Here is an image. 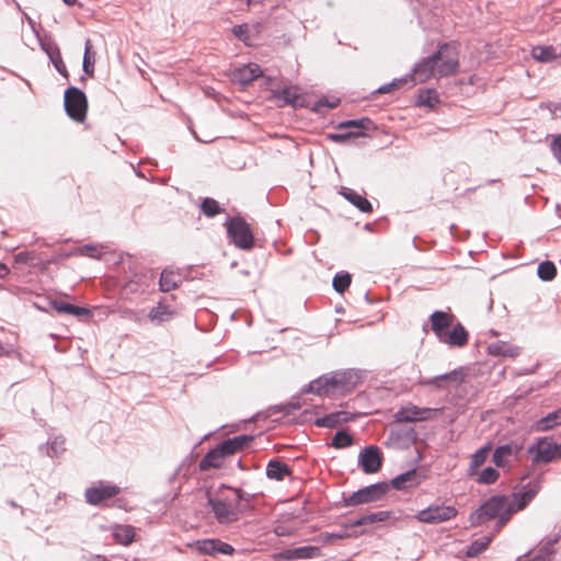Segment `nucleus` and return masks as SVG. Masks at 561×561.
Instances as JSON below:
<instances>
[{"mask_svg": "<svg viewBox=\"0 0 561 561\" xmlns=\"http://www.w3.org/2000/svg\"><path fill=\"white\" fill-rule=\"evenodd\" d=\"M541 488L540 480H534L527 483V485L524 486V491L529 495L530 499H534L536 494L539 492Z\"/></svg>", "mask_w": 561, "mask_h": 561, "instance_id": "55", "label": "nucleus"}, {"mask_svg": "<svg viewBox=\"0 0 561 561\" xmlns=\"http://www.w3.org/2000/svg\"><path fill=\"white\" fill-rule=\"evenodd\" d=\"M352 444H353V438L345 431L336 432L332 439V446L335 448L348 447Z\"/></svg>", "mask_w": 561, "mask_h": 561, "instance_id": "47", "label": "nucleus"}, {"mask_svg": "<svg viewBox=\"0 0 561 561\" xmlns=\"http://www.w3.org/2000/svg\"><path fill=\"white\" fill-rule=\"evenodd\" d=\"M340 194L347 199L352 205H354L356 208H358L363 213H371L373 206L370 202L364 197L363 195L358 194L352 188L348 187H342Z\"/></svg>", "mask_w": 561, "mask_h": 561, "instance_id": "22", "label": "nucleus"}, {"mask_svg": "<svg viewBox=\"0 0 561 561\" xmlns=\"http://www.w3.org/2000/svg\"><path fill=\"white\" fill-rule=\"evenodd\" d=\"M439 342L451 347H462L468 342V332L460 323H457L449 332L446 331L440 336Z\"/></svg>", "mask_w": 561, "mask_h": 561, "instance_id": "17", "label": "nucleus"}, {"mask_svg": "<svg viewBox=\"0 0 561 561\" xmlns=\"http://www.w3.org/2000/svg\"><path fill=\"white\" fill-rule=\"evenodd\" d=\"M290 473L289 467L279 460H271L266 467V476L276 481H283Z\"/></svg>", "mask_w": 561, "mask_h": 561, "instance_id": "31", "label": "nucleus"}, {"mask_svg": "<svg viewBox=\"0 0 561 561\" xmlns=\"http://www.w3.org/2000/svg\"><path fill=\"white\" fill-rule=\"evenodd\" d=\"M262 75V70L256 64H248L234 68L231 72V80L242 87L250 84L254 79Z\"/></svg>", "mask_w": 561, "mask_h": 561, "instance_id": "16", "label": "nucleus"}, {"mask_svg": "<svg viewBox=\"0 0 561 561\" xmlns=\"http://www.w3.org/2000/svg\"><path fill=\"white\" fill-rule=\"evenodd\" d=\"M51 307L55 311L60 314H71L75 317H82L90 313V311L85 308L78 307L64 301H53Z\"/></svg>", "mask_w": 561, "mask_h": 561, "instance_id": "33", "label": "nucleus"}, {"mask_svg": "<svg viewBox=\"0 0 561 561\" xmlns=\"http://www.w3.org/2000/svg\"><path fill=\"white\" fill-rule=\"evenodd\" d=\"M65 450V438L61 436L55 437L48 443L47 455L49 457H57Z\"/></svg>", "mask_w": 561, "mask_h": 561, "instance_id": "48", "label": "nucleus"}, {"mask_svg": "<svg viewBox=\"0 0 561 561\" xmlns=\"http://www.w3.org/2000/svg\"><path fill=\"white\" fill-rule=\"evenodd\" d=\"M375 523H377L375 514L370 513L351 522L348 525H346V527H359L365 525H371Z\"/></svg>", "mask_w": 561, "mask_h": 561, "instance_id": "52", "label": "nucleus"}, {"mask_svg": "<svg viewBox=\"0 0 561 561\" xmlns=\"http://www.w3.org/2000/svg\"><path fill=\"white\" fill-rule=\"evenodd\" d=\"M357 377L351 371H339L331 375L336 391H350L356 385Z\"/></svg>", "mask_w": 561, "mask_h": 561, "instance_id": "27", "label": "nucleus"}, {"mask_svg": "<svg viewBox=\"0 0 561 561\" xmlns=\"http://www.w3.org/2000/svg\"><path fill=\"white\" fill-rule=\"evenodd\" d=\"M365 136V134L363 131H347V133H335V134H330L328 137L329 139H331L332 141L334 142H343L345 140H347L348 138H357V137H363Z\"/></svg>", "mask_w": 561, "mask_h": 561, "instance_id": "51", "label": "nucleus"}, {"mask_svg": "<svg viewBox=\"0 0 561 561\" xmlns=\"http://www.w3.org/2000/svg\"><path fill=\"white\" fill-rule=\"evenodd\" d=\"M46 51L56 70L65 78H68V71L66 65L62 61L59 48L54 46L48 48Z\"/></svg>", "mask_w": 561, "mask_h": 561, "instance_id": "37", "label": "nucleus"}, {"mask_svg": "<svg viewBox=\"0 0 561 561\" xmlns=\"http://www.w3.org/2000/svg\"><path fill=\"white\" fill-rule=\"evenodd\" d=\"M457 515V510L450 505H431L420 511L415 518L424 524L436 525L450 520Z\"/></svg>", "mask_w": 561, "mask_h": 561, "instance_id": "8", "label": "nucleus"}, {"mask_svg": "<svg viewBox=\"0 0 561 561\" xmlns=\"http://www.w3.org/2000/svg\"><path fill=\"white\" fill-rule=\"evenodd\" d=\"M522 449V445L513 442L497 446L493 453L492 461L497 468L510 469L512 462L518 459Z\"/></svg>", "mask_w": 561, "mask_h": 561, "instance_id": "10", "label": "nucleus"}, {"mask_svg": "<svg viewBox=\"0 0 561 561\" xmlns=\"http://www.w3.org/2000/svg\"><path fill=\"white\" fill-rule=\"evenodd\" d=\"M374 514H375L377 523L386 522L390 517V512H388V511H379Z\"/></svg>", "mask_w": 561, "mask_h": 561, "instance_id": "59", "label": "nucleus"}, {"mask_svg": "<svg viewBox=\"0 0 561 561\" xmlns=\"http://www.w3.org/2000/svg\"><path fill=\"white\" fill-rule=\"evenodd\" d=\"M339 128H355V131H362L374 128V123L369 118L351 119L340 123Z\"/></svg>", "mask_w": 561, "mask_h": 561, "instance_id": "42", "label": "nucleus"}, {"mask_svg": "<svg viewBox=\"0 0 561 561\" xmlns=\"http://www.w3.org/2000/svg\"><path fill=\"white\" fill-rule=\"evenodd\" d=\"M454 316L444 311H435L431 316V325L435 335L439 340L440 336L451 327Z\"/></svg>", "mask_w": 561, "mask_h": 561, "instance_id": "21", "label": "nucleus"}, {"mask_svg": "<svg viewBox=\"0 0 561 561\" xmlns=\"http://www.w3.org/2000/svg\"><path fill=\"white\" fill-rule=\"evenodd\" d=\"M251 495L245 494L241 490H236L234 500H222V499H208V503L215 514V517L220 524H228L239 518V504L241 501H249Z\"/></svg>", "mask_w": 561, "mask_h": 561, "instance_id": "1", "label": "nucleus"}, {"mask_svg": "<svg viewBox=\"0 0 561 561\" xmlns=\"http://www.w3.org/2000/svg\"><path fill=\"white\" fill-rule=\"evenodd\" d=\"M500 477V473L496 469L492 467L484 468L478 476L477 482L480 484H492Z\"/></svg>", "mask_w": 561, "mask_h": 561, "instance_id": "44", "label": "nucleus"}, {"mask_svg": "<svg viewBox=\"0 0 561 561\" xmlns=\"http://www.w3.org/2000/svg\"><path fill=\"white\" fill-rule=\"evenodd\" d=\"M275 99L282 101L285 105L293 107L302 106L304 101L300 94V90L297 87H285L274 92Z\"/></svg>", "mask_w": 561, "mask_h": 561, "instance_id": "20", "label": "nucleus"}, {"mask_svg": "<svg viewBox=\"0 0 561 561\" xmlns=\"http://www.w3.org/2000/svg\"><path fill=\"white\" fill-rule=\"evenodd\" d=\"M538 277L545 282L552 280L557 275L556 265L551 261L541 262L537 268Z\"/></svg>", "mask_w": 561, "mask_h": 561, "instance_id": "43", "label": "nucleus"}, {"mask_svg": "<svg viewBox=\"0 0 561 561\" xmlns=\"http://www.w3.org/2000/svg\"><path fill=\"white\" fill-rule=\"evenodd\" d=\"M533 57L539 61H551L557 58L556 50L552 46H537L533 49Z\"/></svg>", "mask_w": 561, "mask_h": 561, "instance_id": "41", "label": "nucleus"}, {"mask_svg": "<svg viewBox=\"0 0 561 561\" xmlns=\"http://www.w3.org/2000/svg\"><path fill=\"white\" fill-rule=\"evenodd\" d=\"M308 392L317 396H328L336 392V388L331 380V376H322L309 383Z\"/></svg>", "mask_w": 561, "mask_h": 561, "instance_id": "24", "label": "nucleus"}, {"mask_svg": "<svg viewBox=\"0 0 561 561\" xmlns=\"http://www.w3.org/2000/svg\"><path fill=\"white\" fill-rule=\"evenodd\" d=\"M488 352L493 356H505L514 358L519 355L520 348L517 345H513L507 342L496 341L489 344Z\"/></svg>", "mask_w": 561, "mask_h": 561, "instance_id": "23", "label": "nucleus"}, {"mask_svg": "<svg viewBox=\"0 0 561 561\" xmlns=\"http://www.w3.org/2000/svg\"><path fill=\"white\" fill-rule=\"evenodd\" d=\"M173 314L174 311L169 306L160 302L149 311L148 318L152 323L161 324L172 319Z\"/></svg>", "mask_w": 561, "mask_h": 561, "instance_id": "30", "label": "nucleus"}, {"mask_svg": "<svg viewBox=\"0 0 561 561\" xmlns=\"http://www.w3.org/2000/svg\"><path fill=\"white\" fill-rule=\"evenodd\" d=\"M64 105L66 113L76 122H83L87 115L88 101L85 94L76 87L65 91Z\"/></svg>", "mask_w": 561, "mask_h": 561, "instance_id": "5", "label": "nucleus"}, {"mask_svg": "<svg viewBox=\"0 0 561 561\" xmlns=\"http://www.w3.org/2000/svg\"><path fill=\"white\" fill-rule=\"evenodd\" d=\"M227 232L233 244L242 250L253 247V234L244 219L234 217L227 220Z\"/></svg>", "mask_w": 561, "mask_h": 561, "instance_id": "6", "label": "nucleus"}, {"mask_svg": "<svg viewBox=\"0 0 561 561\" xmlns=\"http://www.w3.org/2000/svg\"><path fill=\"white\" fill-rule=\"evenodd\" d=\"M405 78H408V83L411 85L423 83L431 78H437L433 55L416 62L413 67L412 73L405 76Z\"/></svg>", "mask_w": 561, "mask_h": 561, "instance_id": "11", "label": "nucleus"}, {"mask_svg": "<svg viewBox=\"0 0 561 561\" xmlns=\"http://www.w3.org/2000/svg\"><path fill=\"white\" fill-rule=\"evenodd\" d=\"M119 488L113 484H99L85 491L87 502L93 505L102 504L104 501L118 494Z\"/></svg>", "mask_w": 561, "mask_h": 561, "instance_id": "14", "label": "nucleus"}, {"mask_svg": "<svg viewBox=\"0 0 561 561\" xmlns=\"http://www.w3.org/2000/svg\"><path fill=\"white\" fill-rule=\"evenodd\" d=\"M536 558L539 561H551L552 557L550 556V552H545V550L539 549L538 553L536 554Z\"/></svg>", "mask_w": 561, "mask_h": 561, "instance_id": "60", "label": "nucleus"}, {"mask_svg": "<svg viewBox=\"0 0 561 561\" xmlns=\"http://www.w3.org/2000/svg\"><path fill=\"white\" fill-rule=\"evenodd\" d=\"M547 107L549 108V111H550L551 113H553V114H554V113H556V111H557L558 108H560V107H561V104H560V103H559V104H548V105H547Z\"/></svg>", "mask_w": 561, "mask_h": 561, "instance_id": "64", "label": "nucleus"}, {"mask_svg": "<svg viewBox=\"0 0 561 561\" xmlns=\"http://www.w3.org/2000/svg\"><path fill=\"white\" fill-rule=\"evenodd\" d=\"M9 267L0 262V278H4L9 274Z\"/></svg>", "mask_w": 561, "mask_h": 561, "instance_id": "62", "label": "nucleus"}, {"mask_svg": "<svg viewBox=\"0 0 561 561\" xmlns=\"http://www.w3.org/2000/svg\"><path fill=\"white\" fill-rule=\"evenodd\" d=\"M491 537L483 536L474 541L471 542V545L467 549V556L470 558L478 557L480 553H482L490 545Z\"/></svg>", "mask_w": 561, "mask_h": 561, "instance_id": "40", "label": "nucleus"}, {"mask_svg": "<svg viewBox=\"0 0 561 561\" xmlns=\"http://www.w3.org/2000/svg\"><path fill=\"white\" fill-rule=\"evenodd\" d=\"M439 412L440 409L419 408L410 404L398 410L394 419L400 423L421 422L434 419Z\"/></svg>", "mask_w": 561, "mask_h": 561, "instance_id": "9", "label": "nucleus"}, {"mask_svg": "<svg viewBox=\"0 0 561 561\" xmlns=\"http://www.w3.org/2000/svg\"><path fill=\"white\" fill-rule=\"evenodd\" d=\"M420 482L417 472L415 469L409 470L401 474H398L391 480V486L396 490H404L414 485H417Z\"/></svg>", "mask_w": 561, "mask_h": 561, "instance_id": "28", "label": "nucleus"}, {"mask_svg": "<svg viewBox=\"0 0 561 561\" xmlns=\"http://www.w3.org/2000/svg\"><path fill=\"white\" fill-rule=\"evenodd\" d=\"M527 453L534 465L549 463L561 459V443L558 444L550 437H540L528 446Z\"/></svg>", "mask_w": 561, "mask_h": 561, "instance_id": "3", "label": "nucleus"}, {"mask_svg": "<svg viewBox=\"0 0 561 561\" xmlns=\"http://www.w3.org/2000/svg\"><path fill=\"white\" fill-rule=\"evenodd\" d=\"M463 380V375L460 369H454L450 373L438 375L421 381L424 386H431L436 389H445L448 385L459 386Z\"/></svg>", "mask_w": 561, "mask_h": 561, "instance_id": "15", "label": "nucleus"}, {"mask_svg": "<svg viewBox=\"0 0 561 561\" xmlns=\"http://www.w3.org/2000/svg\"><path fill=\"white\" fill-rule=\"evenodd\" d=\"M232 32L239 39L248 44L250 28L247 24L234 26Z\"/></svg>", "mask_w": 561, "mask_h": 561, "instance_id": "54", "label": "nucleus"}, {"mask_svg": "<svg viewBox=\"0 0 561 561\" xmlns=\"http://www.w3.org/2000/svg\"><path fill=\"white\" fill-rule=\"evenodd\" d=\"M438 102V94L432 89L420 91L416 100L417 105L427 106L430 108H433Z\"/></svg>", "mask_w": 561, "mask_h": 561, "instance_id": "38", "label": "nucleus"}, {"mask_svg": "<svg viewBox=\"0 0 561 561\" xmlns=\"http://www.w3.org/2000/svg\"><path fill=\"white\" fill-rule=\"evenodd\" d=\"M181 283V275L173 271L163 270L159 280V287L161 291L168 293L175 288Z\"/></svg>", "mask_w": 561, "mask_h": 561, "instance_id": "29", "label": "nucleus"}, {"mask_svg": "<svg viewBox=\"0 0 561 561\" xmlns=\"http://www.w3.org/2000/svg\"><path fill=\"white\" fill-rule=\"evenodd\" d=\"M492 446L490 443L479 448L471 457L469 466V474L473 476L478 469L485 462Z\"/></svg>", "mask_w": 561, "mask_h": 561, "instance_id": "34", "label": "nucleus"}, {"mask_svg": "<svg viewBox=\"0 0 561 561\" xmlns=\"http://www.w3.org/2000/svg\"><path fill=\"white\" fill-rule=\"evenodd\" d=\"M95 54L92 51V43L90 39L85 41L82 69L84 73L92 77L94 75Z\"/></svg>", "mask_w": 561, "mask_h": 561, "instance_id": "36", "label": "nucleus"}, {"mask_svg": "<svg viewBox=\"0 0 561 561\" xmlns=\"http://www.w3.org/2000/svg\"><path fill=\"white\" fill-rule=\"evenodd\" d=\"M531 500L533 499H530L529 495H527V493L524 490L520 492L514 493L513 501H512V503H510V505L507 507V513L512 514L516 511H520V510L525 508Z\"/></svg>", "mask_w": 561, "mask_h": 561, "instance_id": "39", "label": "nucleus"}, {"mask_svg": "<svg viewBox=\"0 0 561 561\" xmlns=\"http://www.w3.org/2000/svg\"><path fill=\"white\" fill-rule=\"evenodd\" d=\"M183 467H184L183 465H180V466L175 469V471H174V472L169 477L168 481H169V483H170V484H173V483L176 481L178 477L180 476V473H181V472H182V470H183Z\"/></svg>", "mask_w": 561, "mask_h": 561, "instance_id": "61", "label": "nucleus"}, {"mask_svg": "<svg viewBox=\"0 0 561 561\" xmlns=\"http://www.w3.org/2000/svg\"><path fill=\"white\" fill-rule=\"evenodd\" d=\"M389 484L386 482L375 483L352 493L344 499V506H357L379 501L388 492Z\"/></svg>", "mask_w": 561, "mask_h": 561, "instance_id": "7", "label": "nucleus"}, {"mask_svg": "<svg viewBox=\"0 0 561 561\" xmlns=\"http://www.w3.org/2000/svg\"><path fill=\"white\" fill-rule=\"evenodd\" d=\"M382 463V457L377 446L370 445L363 448L358 454V465L365 473L377 472Z\"/></svg>", "mask_w": 561, "mask_h": 561, "instance_id": "13", "label": "nucleus"}, {"mask_svg": "<svg viewBox=\"0 0 561 561\" xmlns=\"http://www.w3.org/2000/svg\"><path fill=\"white\" fill-rule=\"evenodd\" d=\"M321 556L319 547L304 546L294 549H288L282 552V557L286 560H306L314 559Z\"/></svg>", "mask_w": 561, "mask_h": 561, "instance_id": "19", "label": "nucleus"}, {"mask_svg": "<svg viewBox=\"0 0 561 561\" xmlns=\"http://www.w3.org/2000/svg\"><path fill=\"white\" fill-rule=\"evenodd\" d=\"M404 84H408V78H405V77L397 78V79H393L391 82L379 87L376 92L381 93V94L389 93L392 90L400 89Z\"/></svg>", "mask_w": 561, "mask_h": 561, "instance_id": "49", "label": "nucleus"}, {"mask_svg": "<svg viewBox=\"0 0 561 561\" xmlns=\"http://www.w3.org/2000/svg\"><path fill=\"white\" fill-rule=\"evenodd\" d=\"M351 275L348 273H337L334 278L332 286L333 288L342 294L351 285Z\"/></svg>", "mask_w": 561, "mask_h": 561, "instance_id": "46", "label": "nucleus"}, {"mask_svg": "<svg viewBox=\"0 0 561 561\" xmlns=\"http://www.w3.org/2000/svg\"><path fill=\"white\" fill-rule=\"evenodd\" d=\"M72 255H77L76 254V249L72 252H59L58 253V257H60V259L69 257V256H72Z\"/></svg>", "mask_w": 561, "mask_h": 561, "instance_id": "63", "label": "nucleus"}, {"mask_svg": "<svg viewBox=\"0 0 561 561\" xmlns=\"http://www.w3.org/2000/svg\"><path fill=\"white\" fill-rule=\"evenodd\" d=\"M112 535L118 543L129 545L134 540L135 530L129 525H116L113 527Z\"/></svg>", "mask_w": 561, "mask_h": 561, "instance_id": "35", "label": "nucleus"}, {"mask_svg": "<svg viewBox=\"0 0 561 561\" xmlns=\"http://www.w3.org/2000/svg\"><path fill=\"white\" fill-rule=\"evenodd\" d=\"M340 100L337 98L332 99H321L316 103L314 110L317 112H321L323 107L334 108L339 105Z\"/></svg>", "mask_w": 561, "mask_h": 561, "instance_id": "53", "label": "nucleus"}, {"mask_svg": "<svg viewBox=\"0 0 561 561\" xmlns=\"http://www.w3.org/2000/svg\"><path fill=\"white\" fill-rule=\"evenodd\" d=\"M250 442H252V436L240 435L222 442L218 447L226 456H229L244 448Z\"/></svg>", "mask_w": 561, "mask_h": 561, "instance_id": "25", "label": "nucleus"}, {"mask_svg": "<svg viewBox=\"0 0 561 561\" xmlns=\"http://www.w3.org/2000/svg\"><path fill=\"white\" fill-rule=\"evenodd\" d=\"M508 505L506 496L494 495L470 515V522L472 525H480L496 516H500L501 522H505L511 515L507 513Z\"/></svg>", "mask_w": 561, "mask_h": 561, "instance_id": "2", "label": "nucleus"}, {"mask_svg": "<svg viewBox=\"0 0 561 561\" xmlns=\"http://www.w3.org/2000/svg\"><path fill=\"white\" fill-rule=\"evenodd\" d=\"M188 547L201 554L215 556L217 553L230 556L233 552L232 546L219 539H203L188 543Z\"/></svg>", "mask_w": 561, "mask_h": 561, "instance_id": "12", "label": "nucleus"}, {"mask_svg": "<svg viewBox=\"0 0 561 561\" xmlns=\"http://www.w3.org/2000/svg\"><path fill=\"white\" fill-rule=\"evenodd\" d=\"M559 536H556L552 539H549L540 549L545 550V552H550V556L552 557L554 554L553 546L559 541Z\"/></svg>", "mask_w": 561, "mask_h": 561, "instance_id": "58", "label": "nucleus"}, {"mask_svg": "<svg viewBox=\"0 0 561 561\" xmlns=\"http://www.w3.org/2000/svg\"><path fill=\"white\" fill-rule=\"evenodd\" d=\"M76 254L85 255L92 259H99L102 254V249L96 245L85 244L83 247L77 248Z\"/></svg>", "mask_w": 561, "mask_h": 561, "instance_id": "50", "label": "nucleus"}, {"mask_svg": "<svg viewBox=\"0 0 561 561\" xmlns=\"http://www.w3.org/2000/svg\"><path fill=\"white\" fill-rule=\"evenodd\" d=\"M437 78L453 76L458 71L459 56L454 46L443 45L433 54Z\"/></svg>", "mask_w": 561, "mask_h": 561, "instance_id": "4", "label": "nucleus"}, {"mask_svg": "<svg viewBox=\"0 0 561 561\" xmlns=\"http://www.w3.org/2000/svg\"><path fill=\"white\" fill-rule=\"evenodd\" d=\"M353 419H354V415L350 412L336 411V412L329 413L322 417L316 419L314 424L318 427L332 428L342 423H346Z\"/></svg>", "mask_w": 561, "mask_h": 561, "instance_id": "18", "label": "nucleus"}, {"mask_svg": "<svg viewBox=\"0 0 561 561\" xmlns=\"http://www.w3.org/2000/svg\"><path fill=\"white\" fill-rule=\"evenodd\" d=\"M551 150L554 158L558 160L559 163H561V135L554 137L551 144Z\"/></svg>", "mask_w": 561, "mask_h": 561, "instance_id": "56", "label": "nucleus"}, {"mask_svg": "<svg viewBox=\"0 0 561 561\" xmlns=\"http://www.w3.org/2000/svg\"><path fill=\"white\" fill-rule=\"evenodd\" d=\"M201 208H202L203 214L206 215L207 217H214L217 214L221 213V210H222L220 208L218 202L215 201L214 198H209V197L205 198L202 202Z\"/></svg>", "mask_w": 561, "mask_h": 561, "instance_id": "45", "label": "nucleus"}, {"mask_svg": "<svg viewBox=\"0 0 561 561\" xmlns=\"http://www.w3.org/2000/svg\"><path fill=\"white\" fill-rule=\"evenodd\" d=\"M561 425V408L538 420L535 424L536 431L546 432Z\"/></svg>", "mask_w": 561, "mask_h": 561, "instance_id": "32", "label": "nucleus"}, {"mask_svg": "<svg viewBox=\"0 0 561 561\" xmlns=\"http://www.w3.org/2000/svg\"><path fill=\"white\" fill-rule=\"evenodd\" d=\"M226 455L217 446L216 448L208 451L199 462V469L206 471L211 468H220L224 463Z\"/></svg>", "mask_w": 561, "mask_h": 561, "instance_id": "26", "label": "nucleus"}, {"mask_svg": "<svg viewBox=\"0 0 561 561\" xmlns=\"http://www.w3.org/2000/svg\"><path fill=\"white\" fill-rule=\"evenodd\" d=\"M34 254L32 252H20L14 256L16 263L28 264L33 261Z\"/></svg>", "mask_w": 561, "mask_h": 561, "instance_id": "57", "label": "nucleus"}]
</instances>
